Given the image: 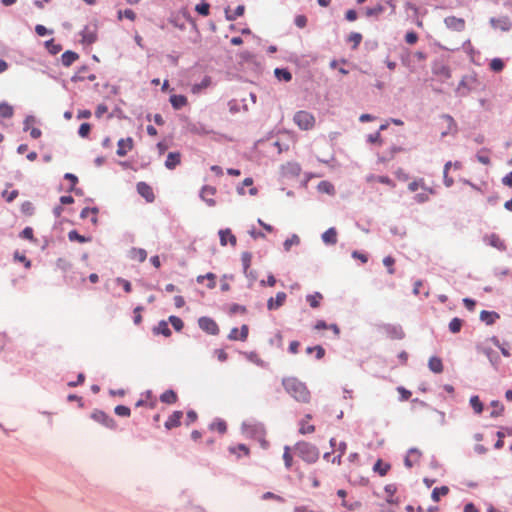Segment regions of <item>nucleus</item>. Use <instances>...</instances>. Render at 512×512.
Returning a JSON list of instances; mask_svg holds the SVG:
<instances>
[{"label":"nucleus","mask_w":512,"mask_h":512,"mask_svg":"<svg viewBox=\"0 0 512 512\" xmlns=\"http://www.w3.org/2000/svg\"><path fill=\"white\" fill-rule=\"evenodd\" d=\"M394 263L395 259L392 256H386L383 259V264L385 267H387L388 273L391 275L395 273V270L393 268Z\"/></svg>","instance_id":"nucleus-51"},{"label":"nucleus","mask_w":512,"mask_h":512,"mask_svg":"<svg viewBox=\"0 0 512 512\" xmlns=\"http://www.w3.org/2000/svg\"><path fill=\"white\" fill-rule=\"evenodd\" d=\"M122 17H125L131 21H133L136 17V14L131 9H125L124 11L119 10L118 11V18L121 19Z\"/></svg>","instance_id":"nucleus-56"},{"label":"nucleus","mask_w":512,"mask_h":512,"mask_svg":"<svg viewBox=\"0 0 512 512\" xmlns=\"http://www.w3.org/2000/svg\"><path fill=\"white\" fill-rule=\"evenodd\" d=\"M160 401L166 404H173L177 401V394L169 389L160 395Z\"/></svg>","instance_id":"nucleus-27"},{"label":"nucleus","mask_w":512,"mask_h":512,"mask_svg":"<svg viewBox=\"0 0 512 512\" xmlns=\"http://www.w3.org/2000/svg\"><path fill=\"white\" fill-rule=\"evenodd\" d=\"M197 283L202 284L204 281H208L207 287L213 289L216 286V275L212 272H208L205 275H199L196 278Z\"/></svg>","instance_id":"nucleus-23"},{"label":"nucleus","mask_w":512,"mask_h":512,"mask_svg":"<svg viewBox=\"0 0 512 512\" xmlns=\"http://www.w3.org/2000/svg\"><path fill=\"white\" fill-rule=\"evenodd\" d=\"M181 162V154L179 152H169L165 160V167L169 170L175 169Z\"/></svg>","instance_id":"nucleus-16"},{"label":"nucleus","mask_w":512,"mask_h":512,"mask_svg":"<svg viewBox=\"0 0 512 512\" xmlns=\"http://www.w3.org/2000/svg\"><path fill=\"white\" fill-rule=\"evenodd\" d=\"M300 243V238L298 235L293 234L290 238L286 239L283 243V247L285 251H289L292 245H298Z\"/></svg>","instance_id":"nucleus-46"},{"label":"nucleus","mask_w":512,"mask_h":512,"mask_svg":"<svg viewBox=\"0 0 512 512\" xmlns=\"http://www.w3.org/2000/svg\"><path fill=\"white\" fill-rule=\"evenodd\" d=\"M285 391L297 402L308 403L311 395L306 384L296 377H285L282 379Z\"/></svg>","instance_id":"nucleus-1"},{"label":"nucleus","mask_w":512,"mask_h":512,"mask_svg":"<svg viewBox=\"0 0 512 512\" xmlns=\"http://www.w3.org/2000/svg\"><path fill=\"white\" fill-rule=\"evenodd\" d=\"M116 282L123 287L125 292L130 293L132 291V285L128 280L118 277L116 278Z\"/></svg>","instance_id":"nucleus-60"},{"label":"nucleus","mask_w":512,"mask_h":512,"mask_svg":"<svg viewBox=\"0 0 512 512\" xmlns=\"http://www.w3.org/2000/svg\"><path fill=\"white\" fill-rule=\"evenodd\" d=\"M245 7L244 5H238L233 13H230L228 9L225 10V17L228 21H234L237 17H240L244 14Z\"/></svg>","instance_id":"nucleus-29"},{"label":"nucleus","mask_w":512,"mask_h":512,"mask_svg":"<svg viewBox=\"0 0 512 512\" xmlns=\"http://www.w3.org/2000/svg\"><path fill=\"white\" fill-rule=\"evenodd\" d=\"M490 405L494 407V410L490 413V416L493 418L498 417L504 411V405L498 400L491 401Z\"/></svg>","instance_id":"nucleus-39"},{"label":"nucleus","mask_w":512,"mask_h":512,"mask_svg":"<svg viewBox=\"0 0 512 512\" xmlns=\"http://www.w3.org/2000/svg\"><path fill=\"white\" fill-rule=\"evenodd\" d=\"M97 40V36L95 32H90L85 30L83 33V41L87 44H92Z\"/></svg>","instance_id":"nucleus-54"},{"label":"nucleus","mask_w":512,"mask_h":512,"mask_svg":"<svg viewBox=\"0 0 512 512\" xmlns=\"http://www.w3.org/2000/svg\"><path fill=\"white\" fill-rule=\"evenodd\" d=\"M90 417L94 421L102 424L103 426H105L106 428H109L111 430H114L117 427L116 421L110 415H108L107 413H105L102 410H98V409L94 410L91 413Z\"/></svg>","instance_id":"nucleus-4"},{"label":"nucleus","mask_w":512,"mask_h":512,"mask_svg":"<svg viewBox=\"0 0 512 512\" xmlns=\"http://www.w3.org/2000/svg\"><path fill=\"white\" fill-rule=\"evenodd\" d=\"M390 468V464L384 463L381 459H378L373 466V471L378 473L380 476H385Z\"/></svg>","instance_id":"nucleus-26"},{"label":"nucleus","mask_w":512,"mask_h":512,"mask_svg":"<svg viewBox=\"0 0 512 512\" xmlns=\"http://www.w3.org/2000/svg\"><path fill=\"white\" fill-rule=\"evenodd\" d=\"M326 245H335L337 243V230L334 227L327 229L321 236Z\"/></svg>","instance_id":"nucleus-18"},{"label":"nucleus","mask_w":512,"mask_h":512,"mask_svg":"<svg viewBox=\"0 0 512 512\" xmlns=\"http://www.w3.org/2000/svg\"><path fill=\"white\" fill-rule=\"evenodd\" d=\"M321 299L322 294L319 292H315L314 294H309L306 296V300L312 308H318L320 306Z\"/></svg>","instance_id":"nucleus-35"},{"label":"nucleus","mask_w":512,"mask_h":512,"mask_svg":"<svg viewBox=\"0 0 512 512\" xmlns=\"http://www.w3.org/2000/svg\"><path fill=\"white\" fill-rule=\"evenodd\" d=\"M274 76L279 81L289 82L292 80V73L287 68H275Z\"/></svg>","instance_id":"nucleus-25"},{"label":"nucleus","mask_w":512,"mask_h":512,"mask_svg":"<svg viewBox=\"0 0 512 512\" xmlns=\"http://www.w3.org/2000/svg\"><path fill=\"white\" fill-rule=\"evenodd\" d=\"M78 58V53L67 50L61 55V63L64 67H70Z\"/></svg>","instance_id":"nucleus-19"},{"label":"nucleus","mask_w":512,"mask_h":512,"mask_svg":"<svg viewBox=\"0 0 512 512\" xmlns=\"http://www.w3.org/2000/svg\"><path fill=\"white\" fill-rule=\"evenodd\" d=\"M118 149L116 154L120 157L127 155V152L133 148V139L131 137L122 138L117 143Z\"/></svg>","instance_id":"nucleus-12"},{"label":"nucleus","mask_w":512,"mask_h":512,"mask_svg":"<svg viewBox=\"0 0 512 512\" xmlns=\"http://www.w3.org/2000/svg\"><path fill=\"white\" fill-rule=\"evenodd\" d=\"M169 101L175 110H179L187 104L186 96L181 94L171 95Z\"/></svg>","instance_id":"nucleus-21"},{"label":"nucleus","mask_w":512,"mask_h":512,"mask_svg":"<svg viewBox=\"0 0 512 512\" xmlns=\"http://www.w3.org/2000/svg\"><path fill=\"white\" fill-rule=\"evenodd\" d=\"M137 192L143 197L147 202H153L155 200L154 192L150 185L146 182H138L137 183Z\"/></svg>","instance_id":"nucleus-10"},{"label":"nucleus","mask_w":512,"mask_h":512,"mask_svg":"<svg viewBox=\"0 0 512 512\" xmlns=\"http://www.w3.org/2000/svg\"><path fill=\"white\" fill-rule=\"evenodd\" d=\"M210 429H212V430L216 429L219 433L223 434L227 430V425L224 420L217 419L216 421L211 423Z\"/></svg>","instance_id":"nucleus-42"},{"label":"nucleus","mask_w":512,"mask_h":512,"mask_svg":"<svg viewBox=\"0 0 512 512\" xmlns=\"http://www.w3.org/2000/svg\"><path fill=\"white\" fill-rule=\"evenodd\" d=\"M20 237L34 241V235H33V229L31 227H25L22 232L20 233Z\"/></svg>","instance_id":"nucleus-63"},{"label":"nucleus","mask_w":512,"mask_h":512,"mask_svg":"<svg viewBox=\"0 0 512 512\" xmlns=\"http://www.w3.org/2000/svg\"><path fill=\"white\" fill-rule=\"evenodd\" d=\"M13 107L6 102L0 103V116L2 118H11L13 116Z\"/></svg>","instance_id":"nucleus-37"},{"label":"nucleus","mask_w":512,"mask_h":512,"mask_svg":"<svg viewBox=\"0 0 512 512\" xmlns=\"http://www.w3.org/2000/svg\"><path fill=\"white\" fill-rule=\"evenodd\" d=\"M441 118L447 121L446 130L441 133V137L444 138L448 134H455L458 131L457 123L453 119V117L449 114H442Z\"/></svg>","instance_id":"nucleus-14"},{"label":"nucleus","mask_w":512,"mask_h":512,"mask_svg":"<svg viewBox=\"0 0 512 512\" xmlns=\"http://www.w3.org/2000/svg\"><path fill=\"white\" fill-rule=\"evenodd\" d=\"M462 326H463V320L458 317H454L449 322L448 328L451 333L456 334L461 331Z\"/></svg>","instance_id":"nucleus-34"},{"label":"nucleus","mask_w":512,"mask_h":512,"mask_svg":"<svg viewBox=\"0 0 512 512\" xmlns=\"http://www.w3.org/2000/svg\"><path fill=\"white\" fill-rule=\"evenodd\" d=\"M286 298L287 294L285 292H278L275 298L271 297L268 299L267 309L270 311L277 310L285 303Z\"/></svg>","instance_id":"nucleus-11"},{"label":"nucleus","mask_w":512,"mask_h":512,"mask_svg":"<svg viewBox=\"0 0 512 512\" xmlns=\"http://www.w3.org/2000/svg\"><path fill=\"white\" fill-rule=\"evenodd\" d=\"M13 258L15 261L22 262L25 268L31 267V261L23 254H20L19 251H15L13 254Z\"/></svg>","instance_id":"nucleus-49"},{"label":"nucleus","mask_w":512,"mask_h":512,"mask_svg":"<svg viewBox=\"0 0 512 512\" xmlns=\"http://www.w3.org/2000/svg\"><path fill=\"white\" fill-rule=\"evenodd\" d=\"M44 46L51 55H56L62 50V45L55 43L53 38L45 41Z\"/></svg>","instance_id":"nucleus-28"},{"label":"nucleus","mask_w":512,"mask_h":512,"mask_svg":"<svg viewBox=\"0 0 512 512\" xmlns=\"http://www.w3.org/2000/svg\"><path fill=\"white\" fill-rule=\"evenodd\" d=\"M405 41L413 45L418 41V34L415 31H408L405 35Z\"/></svg>","instance_id":"nucleus-59"},{"label":"nucleus","mask_w":512,"mask_h":512,"mask_svg":"<svg viewBox=\"0 0 512 512\" xmlns=\"http://www.w3.org/2000/svg\"><path fill=\"white\" fill-rule=\"evenodd\" d=\"M489 23L490 26L495 30L499 29L503 32H508L512 29V22L506 15L500 17H491Z\"/></svg>","instance_id":"nucleus-7"},{"label":"nucleus","mask_w":512,"mask_h":512,"mask_svg":"<svg viewBox=\"0 0 512 512\" xmlns=\"http://www.w3.org/2000/svg\"><path fill=\"white\" fill-rule=\"evenodd\" d=\"M489 66L493 72H501L504 68V62L501 58H494L491 60Z\"/></svg>","instance_id":"nucleus-44"},{"label":"nucleus","mask_w":512,"mask_h":512,"mask_svg":"<svg viewBox=\"0 0 512 512\" xmlns=\"http://www.w3.org/2000/svg\"><path fill=\"white\" fill-rule=\"evenodd\" d=\"M221 246H226L228 242L232 245H236V237L232 234L231 229H221L218 232Z\"/></svg>","instance_id":"nucleus-13"},{"label":"nucleus","mask_w":512,"mask_h":512,"mask_svg":"<svg viewBox=\"0 0 512 512\" xmlns=\"http://www.w3.org/2000/svg\"><path fill=\"white\" fill-rule=\"evenodd\" d=\"M348 41L353 43V48H356L362 41V35L358 32L350 33Z\"/></svg>","instance_id":"nucleus-52"},{"label":"nucleus","mask_w":512,"mask_h":512,"mask_svg":"<svg viewBox=\"0 0 512 512\" xmlns=\"http://www.w3.org/2000/svg\"><path fill=\"white\" fill-rule=\"evenodd\" d=\"M114 412L116 415L121 416V417H129L131 414L130 408L125 405H117L114 408Z\"/></svg>","instance_id":"nucleus-47"},{"label":"nucleus","mask_w":512,"mask_h":512,"mask_svg":"<svg viewBox=\"0 0 512 512\" xmlns=\"http://www.w3.org/2000/svg\"><path fill=\"white\" fill-rule=\"evenodd\" d=\"M18 194H19L18 190H12L11 192H8L7 190H4L2 192V196L5 198V200L8 203L13 202L17 198Z\"/></svg>","instance_id":"nucleus-55"},{"label":"nucleus","mask_w":512,"mask_h":512,"mask_svg":"<svg viewBox=\"0 0 512 512\" xmlns=\"http://www.w3.org/2000/svg\"><path fill=\"white\" fill-rule=\"evenodd\" d=\"M168 323H169V322H168V321H165V320H161V321H159V322H158V324H157V326H155V327L153 328V333H154L155 335H159V334H161V335H163V336H165V337H169V336L171 335V333H172V332H171V330H170V328H169V326H168Z\"/></svg>","instance_id":"nucleus-22"},{"label":"nucleus","mask_w":512,"mask_h":512,"mask_svg":"<svg viewBox=\"0 0 512 512\" xmlns=\"http://www.w3.org/2000/svg\"><path fill=\"white\" fill-rule=\"evenodd\" d=\"M483 242L486 244V245H489L493 248H496L497 250L499 251H506L507 249V246L504 242V240H502L499 235H497L496 233H491V234H486L483 236Z\"/></svg>","instance_id":"nucleus-8"},{"label":"nucleus","mask_w":512,"mask_h":512,"mask_svg":"<svg viewBox=\"0 0 512 512\" xmlns=\"http://www.w3.org/2000/svg\"><path fill=\"white\" fill-rule=\"evenodd\" d=\"M20 210L23 214L31 216L34 213V206L30 201H24L21 204Z\"/></svg>","instance_id":"nucleus-50"},{"label":"nucleus","mask_w":512,"mask_h":512,"mask_svg":"<svg viewBox=\"0 0 512 512\" xmlns=\"http://www.w3.org/2000/svg\"><path fill=\"white\" fill-rule=\"evenodd\" d=\"M191 131L195 134H199V135H206V134H209L210 133V130H208L204 125L202 124H198V125H194L193 128L191 129Z\"/></svg>","instance_id":"nucleus-62"},{"label":"nucleus","mask_w":512,"mask_h":512,"mask_svg":"<svg viewBox=\"0 0 512 512\" xmlns=\"http://www.w3.org/2000/svg\"><path fill=\"white\" fill-rule=\"evenodd\" d=\"M318 191L326 194H333L335 189L334 186L328 181H321L318 184Z\"/></svg>","instance_id":"nucleus-40"},{"label":"nucleus","mask_w":512,"mask_h":512,"mask_svg":"<svg viewBox=\"0 0 512 512\" xmlns=\"http://www.w3.org/2000/svg\"><path fill=\"white\" fill-rule=\"evenodd\" d=\"M35 32L39 36H46L48 34H52L53 33L52 30H49L48 28H46L44 25H41V24H37L35 26Z\"/></svg>","instance_id":"nucleus-64"},{"label":"nucleus","mask_w":512,"mask_h":512,"mask_svg":"<svg viewBox=\"0 0 512 512\" xmlns=\"http://www.w3.org/2000/svg\"><path fill=\"white\" fill-rule=\"evenodd\" d=\"M385 8L381 4H377L375 7H369L366 9V15L368 17L379 16L384 12Z\"/></svg>","instance_id":"nucleus-43"},{"label":"nucleus","mask_w":512,"mask_h":512,"mask_svg":"<svg viewBox=\"0 0 512 512\" xmlns=\"http://www.w3.org/2000/svg\"><path fill=\"white\" fill-rule=\"evenodd\" d=\"M168 322L172 325L175 331L180 332L184 327V322L178 316L171 315L168 318Z\"/></svg>","instance_id":"nucleus-38"},{"label":"nucleus","mask_w":512,"mask_h":512,"mask_svg":"<svg viewBox=\"0 0 512 512\" xmlns=\"http://www.w3.org/2000/svg\"><path fill=\"white\" fill-rule=\"evenodd\" d=\"M469 403L471 405V407L473 408L474 412L476 414H481L483 409H484V405L483 403L481 402L480 398L478 395H473L470 397V400H469Z\"/></svg>","instance_id":"nucleus-31"},{"label":"nucleus","mask_w":512,"mask_h":512,"mask_svg":"<svg viewBox=\"0 0 512 512\" xmlns=\"http://www.w3.org/2000/svg\"><path fill=\"white\" fill-rule=\"evenodd\" d=\"M428 367L433 373H441L443 371V363L439 357L432 356L428 361Z\"/></svg>","instance_id":"nucleus-24"},{"label":"nucleus","mask_w":512,"mask_h":512,"mask_svg":"<svg viewBox=\"0 0 512 512\" xmlns=\"http://www.w3.org/2000/svg\"><path fill=\"white\" fill-rule=\"evenodd\" d=\"M448 492L449 488L447 486L436 487L432 491L431 498L433 501L438 502L441 496L447 495Z\"/></svg>","instance_id":"nucleus-33"},{"label":"nucleus","mask_w":512,"mask_h":512,"mask_svg":"<svg viewBox=\"0 0 512 512\" xmlns=\"http://www.w3.org/2000/svg\"><path fill=\"white\" fill-rule=\"evenodd\" d=\"M445 26L453 31L461 32L465 29V20L455 16H448L444 19Z\"/></svg>","instance_id":"nucleus-9"},{"label":"nucleus","mask_w":512,"mask_h":512,"mask_svg":"<svg viewBox=\"0 0 512 512\" xmlns=\"http://www.w3.org/2000/svg\"><path fill=\"white\" fill-rule=\"evenodd\" d=\"M87 70H88V66H86V65L81 66L79 68L78 72L71 77V81L72 82L83 81L84 76H82V73L86 72Z\"/></svg>","instance_id":"nucleus-53"},{"label":"nucleus","mask_w":512,"mask_h":512,"mask_svg":"<svg viewBox=\"0 0 512 512\" xmlns=\"http://www.w3.org/2000/svg\"><path fill=\"white\" fill-rule=\"evenodd\" d=\"M68 239L72 242L87 243L91 241V237L80 235L77 230H71L68 233Z\"/></svg>","instance_id":"nucleus-32"},{"label":"nucleus","mask_w":512,"mask_h":512,"mask_svg":"<svg viewBox=\"0 0 512 512\" xmlns=\"http://www.w3.org/2000/svg\"><path fill=\"white\" fill-rule=\"evenodd\" d=\"M216 193V189L211 186H203L200 192V197L210 207L215 206L216 202L213 198H207V195L213 196Z\"/></svg>","instance_id":"nucleus-17"},{"label":"nucleus","mask_w":512,"mask_h":512,"mask_svg":"<svg viewBox=\"0 0 512 512\" xmlns=\"http://www.w3.org/2000/svg\"><path fill=\"white\" fill-rule=\"evenodd\" d=\"M293 120L301 130H310L315 124L314 116L310 112L304 110L296 112Z\"/></svg>","instance_id":"nucleus-3"},{"label":"nucleus","mask_w":512,"mask_h":512,"mask_svg":"<svg viewBox=\"0 0 512 512\" xmlns=\"http://www.w3.org/2000/svg\"><path fill=\"white\" fill-rule=\"evenodd\" d=\"M483 353L488 357L492 365L495 366L498 363L499 356L491 348H483Z\"/></svg>","instance_id":"nucleus-45"},{"label":"nucleus","mask_w":512,"mask_h":512,"mask_svg":"<svg viewBox=\"0 0 512 512\" xmlns=\"http://www.w3.org/2000/svg\"><path fill=\"white\" fill-rule=\"evenodd\" d=\"M295 448L299 457L307 463H315L319 458L318 448L311 443L301 441L296 444Z\"/></svg>","instance_id":"nucleus-2"},{"label":"nucleus","mask_w":512,"mask_h":512,"mask_svg":"<svg viewBox=\"0 0 512 512\" xmlns=\"http://www.w3.org/2000/svg\"><path fill=\"white\" fill-rule=\"evenodd\" d=\"M198 325L201 330L206 332L209 335H218L219 334V326L218 324L210 317L202 316L198 319Z\"/></svg>","instance_id":"nucleus-6"},{"label":"nucleus","mask_w":512,"mask_h":512,"mask_svg":"<svg viewBox=\"0 0 512 512\" xmlns=\"http://www.w3.org/2000/svg\"><path fill=\"white\" fill-rule=\"evenodd\" d=\"M130 257L137 259L139 262H144L147 258V252L143 248H132L130 250Z\"/></svg>","instance_id":"nucleus-30"},{"label":"nucleus","mask_w":512,"mask_h":512,"mask_svg":"<svg viewBox=\"0 0 512 512\" xmlns=\"http://www.w3.org/2000/svg\"><path fill=\"white\" fill-rule=\"evenodd\" d=\"M91 128L92 127H91L90 123H87V122L82 123L78 129V135L82 138L88 137L91 132Z\"/></svg>","instance_id":"nucleus-48"},{"label":"nucleus","mask_w":512,"mask_h":512,"mask_svg":"<svg viewBox=\"0 0 512 512\" xmlns=\"http://www.w3.org/2000/svg\"><path fill=\"white\" fill-rule=\"evenodd\" d=\"M251 260H252V253L245 251L241 254V262H242L244 274H248V269L250 268Z\"/></svg>","instance_id":"nucleus-36"},{"label":"nucleus","mask_w":512,"mask_h":512,"mask_svg":"<svg viewBox=\"0 0 512 512\" xmlns=\"http://www.w3.org/2000/svg\"><path fill=\"white\" fill-rule=\"evenodd\" d=\"M307 17L305 15H297L294 19V24L298 27V28H304L306 27L307 25Z\"/></svg>","instance_id":"nucleus-61"},{"label":"nucleus","mask_w":512,"mask_h":512,"mask_svg":"<svg viewBox=\"0 0 512 512\" xmlns=\"http://www.w3.org/2000/svg\"><path fill=\"white\" fill-rule=\"evenodd\" d=\"M195 10L201 16H208L210 13V4L205 1H202L201 3L196 5Z\"/></svg>","instance_id":"nucleus-41"},{"label":"nucleus","mask_w":512,"mask_h":512,"mask_svg":"<svg viewBox=\"0 0 512 512\" xmlns=\"http://www.w3.org/2000/svg\"><path fill=\"white\" fill-rule=\"evenodd\" d=\"M182 417V411H174L165 422V428L171 430L172 428L178 427L181 424Z\"/></svg>","instance_id":"nucleus-15"},{"label":"nucleus","mask_w":512,"mask_h":512,"mask_svg":"<svg viewBox=\"0 0 512 512\" xmlns=\"http://www.w3.org/2000/svg\"><path fill=\"white\" fill-rule=\"evenodd\" d=\"M379 330H383L391 339L401 340L405 337V333L399 324L383 323L378 325Z\"/></svg>","instance_id":"nucleus-5"},{"label":"nucleus","mask_w":512,"mask_h":512,"mask_svg":"<svg viewBox=\"0 0 512 512\" xmlns=\"http://www.w3.org/2000/svg\"><path fill=\"white\" fill-rule=\"evenodd\" d=\"M290 448L288 446H285L284 448V454H283V460L285 467L289 469L292 466V456L290 455Z\"/></svg>","instance_id":"nucleus-58"},{"label":"nucleus","mask_w":512,"mask_h":512,"mask_svg":"<svg viewBox=\"0 0 512 512\" xmlns=\"http://www.w3.org/2000/svg\"><path fill=\"white\" fill-rule=\"evenodd\" d=\"M499 318H500V315L495 311L482 310L480 312V320L485 322L486 325L494 324L495 321Z\"/></svg>","instance_id":"nucleus-20"},{"label":"nucleus","mask_w":512,"mask_h":512,"mask_svg":"<svg viewBox=\"0 0 512 512\" xmlns=\"http://www.w3.org/2000/svg\"><path fill=\"white\" fill-rule=\"evenodd\" d=\"M419 187H421V188H423L425 190L427 189L425 187L423 179H420L418 181H413V182L408 184V190L411 191V192L417 191Z\"/></svg>","instance_id":"nucleus-57"}]
</instances>
